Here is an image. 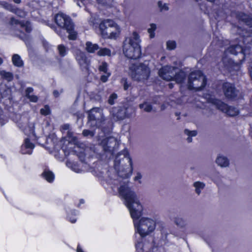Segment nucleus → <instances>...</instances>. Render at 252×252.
Instances as JSON below:
<instances>
[{
    "label": "nucleus",
    "instance_id": "1",
    "mask_svg": "<svg viewBox=\"0 0 252 252\" xmlns=\"http://www.w3.org/2000/svg\"><path fill=\"white\" fill-rule=\"evenodd\" d=\"M120 195L125 200V205L128 209L131 217L138 220L142 215L143 206L137 198L135 192L127 186L121 185L118 189Z\"/></svg>",
    "mask_w": 252,
    "mask_h": 252
},
{
    "label": "nucleus",
    "instance_id": "2",
    "mask_svg": "<svg viewBox=\"0 0 252 252\" xmlns=\"http://www.w3.org/2000/svg\"><path fill=\"white\" fill-rule=\"evenodd\" d=\"M24 134L28 136L24 139L21 146L20 152L22 154L31 155L35 147L34 144L31 142H36L39 144L38 140L44 137V129L43 127H19Z\"/></svg>",
    "mask_w": 252,
    "mask_h": 252
},
{
    "label": "nucleus",
    "instance_id": "3",
    "mask_svg": "<svg viewBox=\"0 0 252 252\" xmlns=\"http://www.w3.org/2000/svg\"><path fill=\"white\" fill-rule=\"evenodd\" d=\"M140 36L136 32H133L124 42L123 52L125 56L129 59H136L141 55Z\"/></svg>",
    "mask_w": 252,
    "mask_h": 252
},
{
    "label": "nucleus",
    "instance_id": "4",
    "mask_svg": "<svg viewBox=\"0 0 252 252\" xmlns=\"http://www.w3.org/2000/svg\"><path fill=\"white\" fill-rule=\"evenodd\" d=\"M114 165L116 168L121 167L126 170V173L122 175L123 178H128L131 175L133 171V163L132 158L126 148H125L116 155Z\"/></svg>",
    "mask_w": 252,
    "mask_h": 252
},
{
    "label": "nucleus",
    "instance_id": "5",
    "mask_svg": "<svg viewBox=\"0 0 252 252\" xmlns=\"http://www.w3.org/2000/svg\"><path fill=\"white\" fill-rule=\"evenodd\" d=\"M149 65L148 62L132 64L129 67V74L133 80L144 82L150 76V69Z\"/></svg>",
    "mask_w": 252,
    "mask_h": 252
},
{
    "label": "nucleus",
    "instance_id": "6",
    "mask_svg": "<svg viewBox=\"0 0 252 252\" xmlns=\"http://www.w3.org/2000/svg\"><path fill=\"white\" fill-rule=\"evenodd\" d=\"M177 68L170 66H165L159 70V76L164 80L170 81L174 79L178 83H182L185 77V73L180 71L177 74Z\"/></svg>",
    "mask_w": 252,
    "mask_h": 252
},
{
    "label": "nucleus",
    "instance_id": "7",
    "mask_svg": "<svg viewBox=\"0 0 252 252\" xmlns=\"http://www.w3.org/2000/svg\"><path fill=\"white\" fill-rule=\"evenodd\" d=\"M134 226L135 232L139 233L142 238H144L155 230L156 224L151 219L142 218L137 223L134 222Z\"/></svg>",
    "mask_w": 252,
    "mask_h": 252
},
{
    "label": "nucleus",
    "instance_id": "8",
    "mask_svg": "<svg viewBox=\"0 0 252 252\" xmlns=\"http://www.w3.org/2000/svg\"><path fill=\"white\" fill-rule=\"evenodd\" d=\"M206 79L202 73L199 70L192 72L188 78L187 86L188 89L199 90L204 87Z\"/></svg>",
    "mask_w": 252,
    "mask_h": 252
},
{
    "label": "nucleus",
    "instance_id": "9",
    "mask_svg": "<svg viewBox=\"0 0 252 252\" xmlns=\"http://www.w3.org/2000/svg\"><path fill=\"white\" fill-rule=\"evenodd\" d=\"M209 102L212 103L217 108L226 113L227 115L233 117L239 114V110L233 106H228L221 101L215 98H210Z\"/></svg>",
    "mask_w": 252,
    "mask_h": 252
},
{
    "label": "nucleus",
    "instance_id": "10",
    "mask_svg": "<svg viewBox=\"0 0 252 252\" xmlns=\"http://www.w3.org/2000/svg\"><path fill=\"white\" fill-rule=\"evenodd\" d=\"M103 150L105 152L113 155L119 148L120 144L116 138L110 136L102 141Z\"/></svg>",
    "mask_w": 252,
    "mask_h": 252
},
{
    "label": "nucleus",
    "instance_id": "11",
    "mask_svg": "<svg viewBox=\"0 0 252 252\" xmlns=\"http://www.w3.org/2000/svg\"><path fill=\"white\" fill-rule=\"evenodd\" d=\"M55 21L57 25L66 30H69L72 23L70 18L63 13H59L55 17Z\"/></svg>",
    "mask_w": 252,
    "mask_h": 252
},
{
    "label": "nucleus",
    "instance_id": "12",
    "mask_svg": "<svg viewBox=\"0 0 252 252\" xmlns=\"http://www.w3.org/2000/svg\"><path fill=\"white\" fill-rule=\"evenodd\" d=\"M75 56L80 67L82 69L87 70L90 64V60L87 57L86 54L80 50H77Z\"/></svg>",
    "mask_w": 252,
    "mask_h": 252
},
{
    "label": "nucleus",
    "instance_id": "13",
    "mask_svg": "<svg viewBox=\"0 0 252 252\" xmlns=\"http://www.w3.org/2000/svg\"><path fill=\"white\" fill-rule=\"evenodd\" d=\"M88 120L89 122L104 121L105 119L102 113V110L100 108H94L92 109L89 113Z\"/></svg>",
    "mask_w": 252,
    "mask_h": 252
},
{
    "label": "nucleus",
    "instance_id": "14",
    "mask_svg": "<svg viewBox=\"0 0 252 252\" xmlns=\"http://www.w3.org/2000/svg\"><path fill=\"white\" fill-rule=\"evenodd\" d=\"M223 91L225 96L230 98L236 97L239 94V92L235 88L233 85L227 82L223 84Z\"/></svg>",
    "mask_w": 252,
    "mask_h": 252
},
{
    "label": "nucleus",
    "instance_id": "15",
    "mask_svg": "<svg viewBox=\"0 0 252 252\" xmlns=\"http://www.w3.org/2000/svg\"><path fill=\"white\" fill-rule=\"evenodd\" d=\"M226 53H230L233 55L240 53L242 55L243 59H244L246 55L249 54V49L246 48L243 49L238 45H231L227 49Z\"/></svg>",
    "mask_w": 252,
    "mask_h": 252
},
{
    "label": "nucleus",
    "instance_id": "16",
    "mask_svg": "<svg viewBox=\"0 0 252 252\" xmlns=\"http://www.w3.org/2000/svg\"><path fill=\"white\" fill-rule=\"evenodd\" d=\"M113 24H114V21L110 20H104L100 24L99 29L103 37L107 38L109 33L108 30L109 28L112 29Z\"/></svg>",
    "mask_w": 252,
    "mask_h": 252
},
{
    "label": "nucleus",
    "instance_id": "17",
    "mask_svg": "<svg viewBox=\"0 0 252 252\" xmlns=\"http://www.w3.org/2000/svg\"><path fill=\"white\" fill-rule=\"evenodd\" d=\"M62 150L64 151L65 155H70V154H73L76 155L79 160L82 162H84L85 160V157H86V154L84 151H81L79 152H77L76 151L73 150V149H69L68 150H67L66 148H64V146H62Z\"/></svg>",
    "mask_w": 252,
    "mask_h": 252
},
{
    "label": "nucleus",
    "instance_id": "18",
    "mask_svg": "<svg viewBox=\"0 0 252 252\" xmlns=\"http://www.w3.org/2000/svg\"><path fill=\"white\" fill-rule=\"evenodd\" d=\"M109 33L107 38L110 39H116L120 35L121 29L120 27L114 22L112 29L109 28L108 30Z\"/></svg>",
    "mask_w": 252,
    "mask_h": 252
},
{
    "label": "nucleus",
    "instance_id": "19",
    "mask_svg": "<svg viewBox=\"0 0 252 252\" xmlns=\"http://www.w3.org/2000/svg\"><path fill=\"white\" fill-rule=\"evenodd\" d=\"M113 111L114 113L113 114V119L115 121L123 120L127 116L125 108L115 109Z\"/></svg>",
    "mask_w": 252,
    "mask_h": 252
},
{
    "label": "nucleus",
    "instance_id": "20",
    "mask_svg": "<svg viewBox=\"0 0 252 252\" xmlns=\"http://www.w3.org/2000/svg\"><path fill=\"white\" fill-rule=\"evenodd\" d=\"M11 23L20 26L22 29L25 30L27 32H30L32 31L31 24L28 21L19 22L17 20L12 19Z\"/></svg>",
    "mask_w": 252,
    "mask_h": 252
},
{
    "label": "nucleus",
    "instance_id": "21",
    "mask_svg": "<svg viewBox=\"0 0 252 252\" xmlns=\"http://www.w3.org/2000/svg\"><path fill=\"white\" fill-rule=\"evenodd\" d=\"M41 176L48 183H52L55 180L54 173L49 169L45 168L42 173Z\"/></svg>",
    "mask_w": 252,
    "mask_h": 252
},
{
    "label": "nucleus",
    "instance_id": "22",
    "mask_svg": "<svg viewBox=\"0 0 252 252\" xmlns=\"http://www.w3.org/2000/svg\"><path fill=\"white\" fill-rule=\"evenodd\" d=\"M85 49L89 53H93L99 49V46L97 44H94L90 41H87L85 44Z\"/></svg>",
    "mask_w": 252,
    "mask_h": 252
},
{
    "label": "nucleus",
    "instance_id": "23",
    "mask_svg": "<svg viewBox=\"0 0 252 252\" xmlns=\"http://www.w3.org/2000/svg\"><path fill=\"white\" fill-rule=\"evenodd\" d=\"M238 18L246 23L248 26H250V28L252 29L249 30L252 32V19L249 16L242 13L239 14Z\"/></svg>",
    "mask_w": 252,
    "mask_h": 252
},
{
    "label": "nucleus",
    "instance_id": "24",
    "mask_svg": "<svg viewBox=\"0 0 252 252\" xmlns=\"http://www.w3.org/2000/svg\"><path fill=\"white\" fill-rule=\"evenodd\" d=\"M216 163L221 167H227L229 164L228 159L223 156H219L216 160Z\"/></svg>",
    "mask_w": 252,
    "mask_h": 252
},
{
    "label": "nucleus",
    "instance_id": "25",
    "mask_svg": "<svg viewBox=\"0 0 252 252\" xmlns=\"http://www.w3.org/2000/svg\"><path fill=\"white\" fill-rule=\"evenodd\" d=\"M13 63L14 65L21 67L23 65V62L20 56L18 54H14L12 58Z\"/></svg>",
    "mask_w": 252,
    "mask_h": 252
},
{
    "label": "nucleus",
    "instance_id": "26",
    "mask_svg": "<svg viewBox=\"0 0 252 252\" xmlns=\"http://www.w3.org/2000/svg\"><path fill=\"white\" fill-rule=\"evenodd\" d=\"M76 210H71L70 213H68L66 216V220L72 223H74L76 221Z\"/></svg>",
    "mask_w": 252,
    "mask_h": 252
},
{
    "label": "nucleus",
    "instance_id": "27",
    "mask_svg": "<svg viewBox=\"0 0 252 252\" xmlns=\"http://www.w3.org/2000/svg\"><path fill=\"white\" fill-rule=\"evenodd\" d=\"M9 7H10L8 8V9L10 11L15 13L18 16L21 17H24L26 16V14L25 11H24L21 9L12 7L11 6H9Z\"/></svg>",
    "mask_w": 252,
    "mask_h": 252
},
{
    "label": "nucleus",
    "instance_id": "28",
    "mask_svg": "<svg viewBox=\"0 0 252 252\" xmlns=\"http://www.w3.org/2000/svg\"><path fill=\"white\" fill-rule=\"evenodd\" d=\"M0 75L2 78L7 80L8 81H10L13 79V75L9 72L1 70L0 71Z\"/></svg>",
    "mask_w": 252,
    "mask_h": 252
},
{
    "label": "nucleus",
    "instance_id": "29",
    "mask_svg": "<svg viewBox=\"0 0 252 252\" xmlns=\"http://www.w3.org/2000/svg\"><path fill=\"white\" fill-rule=\"evenodd\" d=\"M111 52L110 49L106 48H103L99 49L97 54L99 56H110L111 55Z\"/></svg>",
    "mask_w": 252,
    "mask_h": 252
},
{
    "label": "nucleus",
    "instance_id": "30",
    "mask_svg": "<svg viewBox=\"0 0 252 252\" xmlns=\"http://www.w3.org/2000/svg\"><path fill=\"white\" fill-rule=\"evenodd\" d=\"M194 187L195 188V191L199 194L201 192V189H203L205 187V184L200 182H195L193 184Z\"/></svg>",
    "mask_w": 252,
    "mask_h": 252
},
{
    "label": "nucleus",
    "instance_id": "31",
    "mask_svg": "<svg viewBox=\"0 0 252 252\" xmlns=\"http://www.w3.org/2000/svg\"><path fill=\"white\" fill-rule=\"evenodd\" d=\"M139 107L140 109H143L146 112H150L152 109V106L147 102H145L143 104H141L139 105Z\"/></svg>",
    "mask_w": 252,
    "mask_h": 252
},
{
    "label": "nucleus",
    "instance_id": "32",
    "mask_svg": "<svg viewBox=\"0 0 252 252\" xmlns=\"http://www.w3.org/2000/svg\"><path fill=\"white\" fill-rule=\"evenodd\" d=\"M68 32L69 35L68 38L70 40H75L77 37V34L76 32H75L73 30V25H71V28L69 30H66Z\"/></svg>",
    "mask_w": 252,
    "mask_h": 252
},
{
    "label": "nucleus",
    "instance_id": "33",
    "mask_svg": "<svg viewBox=\"0 0 252 252\" xmlns=\"http://www.w3.org/2000/svg\"><path fill=\"white\" fill-rule=\"evenodd\" d=\"M156 28L157 27L155 24H151L150 25V27L148 29V32L151 38H153L155 36L154 31L156 30Z\"/></svg>",
    "mask_w": 252,
    "mask_h": 252
},
{
    "label": "nucleus",
    "instance_id": "34",
    "mask_svg": "<svg viewBox=\"0 0 252 252\" xmlns=\"http://www.w3.org/2000/svg\"><path fill=\"white\" fill-rule=\"evenodd\" d=\"M83 135L85 137H93L95 134L94 130H90L89 129H84L83 131Z\"/></svg>",
    "mask_w": 252,
    "mask_h": 252
},
{
    "label": "nucleus",
    "instance_id": "35",
    "mask_svg": "<svg viewBox=\"0 0 252 252\" xmlns=\"http://www.w3.org/2000/svg\"><path fill=\"white\" fill-rule=\"evenodd\" d=\"M99 70L104 73L108 72V64L106 62H102L99 66Z\"/></svg>",
    "mask_w": 252,
    "mask_h": 252
},
{
    "label": "nucleus",
    "instance_id": "36",
    "mask_svg": "<svg viewBox=\"0 0 252 252\" xmlns=\"http://www.w3.org/2000/svg\"><path fill=\"white\" fill-rule=\"evenodd\" d=\"M59 54L62 56H64L66 54V49L64 46L63 45H59L58 47Z\"/></svg>",
    "mask_w": 252,
    "mask_h": 252
},
{
    "label": "nucleus",
    "instance_id": "37",
    "mask_svg": "<svg viewBox=\"0 0 252 252\" xmlns=\"http://www.w3.org/2000/svg\"><path fill=\"white\" fill-rule=\"evenodd\" d=\"M175 222L178 226L181 227H184L186 225L185 221L182 218H175Z\"/></svg>",
    "mask_w": 252,
    "mask_h": 252
},
{
    "label": "nucleus",
    "instance_id": "38",
    "mask_svg": "<svg viewBox=\"0 0 252 252\" xmlns=\"http://www.w3.org/2000/svg\"><path fill=\"white\" fill-rule=\"evenodd\" d=\"M167 48L169 50L174 49L176 47V44L175 41L173 40H169L166 42Z\"/></svg>",
    "mask_w": 252,
    "mask_h": 252
},
{
    "label": "nucleus",
    "instance_id": "39",
    "mask_svg": "<svg viewBox=\"0 0 252 252\" xmlns=\"http://www.w3.org/2000/svg\"><path fill=\"white\" fill-rule=\"evenodd\" d=\"M135 248L138 252H143L144 249H143V244L142 242L139 241L137 242L135 244Z\"/></svg>",
    "mask_w": 252,
    "mask_h": 252
},
{
    "label": "nucleus",
    "instance_id": "40",
    "mask_svg": "<svg viewBox=\"0 0 252 252\" xmlns=\"http://www.w3.org/2000/svg\"><path fill=\"white\" fill-rule=\"evenodd\" d=\"M184 133L188 135L189 136H195L197 135V131L196 130H189L188 129H185L184 130Z\"/></svg>",
    "mask_w": 252,
    "mask_h": 252
},
{
    "label": "nucleus",
    "instance_id": "41",
    "mask_svg": "<svg viewBox=\"0 0 252 252\" xmlns=\"http://www.w3.org/2000/svg\"><path fill=\"white\" fill-rule=\"evenodd\" d=\"M50 112L49 107L47 106H45L44 108L41 109L40 113L41 114L44 115H47Z\"/></svg>",
    "mask_w": 252,
    "mask_h": 252
},
{
    "label": "nucleus",
    "instance_id": "42",
    "mask_svg": "<svg viewBox=\"0 0 252 252\" xmlns=\"http://www.w3.org/2000/svg\"><path fill=\"white\" fill-rule=\"evenodd\" d=\"M117 98V95L116 94H112L108 99V103L112 105L114 103V100H115Z\"/></svg>",
    "mask_w": 252,
    "mask_h": 252
},
{
    "label": "nucleus",
    "instance_id": "43",
    "mask_svg": "<svg viewBox=\"0 0 252 252\" xmlns=\"http://www.w3.org/2000/svg\"><path fill=\"white\" fill-rule=\"evenodd\" d=\"M105 74L104 75H103L101 76V80L103 82H106L107 80H108V78L109 77V76H110L111 75V73L110 72H106V73H104Z\"/></svg>",
    "mask_w": 252,
    "mask_h": 252
},
{
    "label": "nucleus",
    "instance_id": "44",
    "mask_svg": "<svg viewBox=\"0 0 252 252\" xmlns=\"http://www.w3.org/2000/svg\"><path fill=\"white\" fill-rule=\"evenodd\" d=\"M122 83L124 85V88L125 90H126L128 89L129 87V85L127 83L126 79L125 78H123L122 79L121 81Z\"/></svg>",
    "mask_w": 252,
    "mask_h": 252
},
{
    "label": "nucleus",
    "instance_id": "45",
    "mask_svg": "<svg viewBox=\"0 0 252 252\" xmlns=\"http://www.w3.org/2000/svg\"><path fill=\"white\" fill-rule=\"evenodd\" d=\"M30 100L33 102H35L37 101L38 98L36 96L33 95L28 94V96Z\"/></svg>",
    "mask_w": 252,
    "mask_h": 252
},
{
    "label": "nucleus",
    "instance_id": "46",
    "mask_svg": "<svg viewBox=\"0 0 252 252\" xmlns=\"http://www.w3.org/2000/svg\"><path fill=\"white\" fill-rule=\"evenodd\" d=\"M158 5L161 10H166L168 9L166 4H162L160 1L158 2Z\"/></svg>",
    "mask_w": 252,
    "mask_h": 252
},
{
    "label": "nucleus",
    "instance_id": "47",
    "mask_svg": "<svg viewBox=\"0 0 252 252\" xmlns=\"http://www.w3.org/2000/svg\"><path fill=\"white\" fill-rule=\"evenodd\" d=\"M97 1L99 3L104 5L110 4L112 2V0H97Z\"/></svg>",
    "mask_w": 252,
    "mask_h": 252
},
{
    "label": "nucleus",
    "instance_id": "48",
    "mask_svg": "<svg viewBox=\"0 0 252 252\" xmlns=\"http://www.w3.org/2000/svg\"><path fill=\"white\" fill-rule=\"evenodd\" d=\"M4 116L3 114L2 110L0 108V124L1 125L4 124L2 122L4 121Z\"/></svg>",
    "mask_w": 252,
    "mask_h": 252
},
{
    "label": "nucleus",
    "instance_id": "49",
    "mask_svg": "<svg viewBox=\"0 0 252 252\" xmlns=\"http://www.w3.org/2000/svg\"><path fill=\"white\" fill-rule=\"evenodd\" d=\"M33 89L32 88H28L26 90L27 96H28V94H30V93L32 92Z\"/></svg>",
    "mask_w": 252,
    "mask_h": 252
},
{
    "label": "nucleus",
    "instance_id": "50",
    "mask_svg": "<svg viewBox=\"0 0 252 252\" xmlns=\"http://www.w3.org/2000/svg\"><path fill=\"white\" fill-rule=\"evenodd\" d=\"M72 165H71V167L76 172H77L76 170V167H78V165H77L76 163H75L74 162L73 163H71Z\"/></svg>",
    "mask_w": 252,
    "mask_h": 252
},
{
    "label": "nucleus",
    "instance_id": "51",
    "mask_svg": "<svg viewBox=\"0 0 252 252\" xmlns=\"http://www.w3.org/2000/svg\"><path fill=\"white\" fill-rule=\"evenodd\" d=\"M249 71H250V75L251 76V78L252 79V63L250 64V67H249Z\"/></svg>",
    "mask_w": 252,
    "mask_h": 252
},
{
    "label": "nucleus",
    "instance_id": "52",
    "mask_svg": "<svg viewBox=\"0 0 252 252\" xmlns=\"http://www.w3.org/2000/svg\"><path fill=\"white\" fill-rule=\"evenodd\" d=\"M141 178V175L140 174H138L135 177L134 180H137L138 179H140Z\"/></svg>",
    "mask_w": 252,
    "mask_h": 252
},
{
    "label": "nucleus",
    "instance_id": "53",
    "mask_svg": "<svg viewBox=\"0 0 252 252\" xmlns=\"http://www.w3.org/2000/svg\"><path fill=\"white\" fill-rule=\"evenodd\" d=\"M69 127H61L62 129H61V130H62V131L67 130L69 129Z\"/></svg>",
    "mask_w": 252,
    "mask_h": 252
},
{
    "label": "nucleus",
    "instance_id": "54",
    "mask_svg": "<svg viewBox=\"0 0 252 252\" xmlns=\"http://www.w3.org/2000/svg\"><path fill=\"white\" fill-rule=\"evenodd\" d=\"M187 141H188V142L189 143L191 142V141H192V137L188 136V137L187 138Z\"/></svg>",
    "mask_w": 252,
    "mask_h": 252
},
{
    "label": "nucleus",
    "instance_id": "55",
    "mask_svg": "<svg viewBox=\"0 0 252 252\" xmlns=\"http://www.w3.org/2000/svg\"><path fill=\"white\" fill-rule=\"evenodd\" d=\"M16 3H20L21 2V0H13Z\"/></svg>",
    "mask_w": 252,
    "mask_h": 252
},
{
    "label": "nucleus",
    "instance_id": "56",
    "mask_svg": "<svg viewBox=\"0 0 252 252\" xmlns=\"http://www.w3.org/2000/svg\"><path fill=\"white\" fill-rule=\"evenodd\" d=\"M54 94L55 96H57L58 95V93L57 92V91H54Z\"/></svg>",
    "mask_w": 252,
    "mask_h": 252
},
{
    "label": "nucleus",
    "instance_id": "57",
    "mask_svg": "<svg viewBox=\"0 0 252 252\" xmlns=\"http://www.w3.org/2000/svg\"><path fill=\"white\" fill-rule=\"evenodd\" d=\"M79 201H80V204H83L84 203V200L83 199H80Z\"/></svg>",
    "mask_w": 252,
    "mask_h": 252
},
{
    "label": "nucleus",
    "instance_id": "58",
    "mask_svg": "<svg viewBox=\"0 0 252 252\" xmlns=\"http://www.w3.org/2000/svg\"><path fill=\"white\" fill-rule=\"evenodd\" d=\"M169 87L171 89L173 88V84L172 83H169Z\"/></svg>",
    "mask_w": 252,
    "mask_h": 252
},
{
    "label": "nucleus",
    "instance_id": "59",
    "mask_svg": "<svg viewBox=\"0 0 252 252\" xmlns=\"http://www.w3.org/2000/svg\"><path fill=\"white\" fill-rule=\"evenodd\" d=\"M96 128H101V130H104V129L106 127H105V126H103V127H96Z\"/></svg>",
    "mask_w": 252,
    "mask_h": 252
},
{
    "label": "nucleus",
    "instance_id": "60",
    "mask_svg": "<svg viewBox=\"0 0 252 252\" xmlns=\"http://www.w3.org/2000/svg\"><path fill=\"white\" fill-rule=\"evenodd\" d=\"M249 131L250 133L252 132V126L250 127Z\"/></svg>",
    "mask_w": 252,
    "mask_h": 252
},
{
    "label": "nucleus",
    "instance_id": "61",
    "mask_svg": "<svg viewBox=\"0 0 252 252\" xmlns=\"http://www.w3.org/2000/svg\"><path fill=\"white\" fill-rule=\"evenodd\" d=\"M2 60L1 58H0V65L2 63Z\"/></svg>",
    "mask_w": 252,
    "mask_h": 252
},
{
    "label": "nucleus",
    "instance_id": "62",
    "mask_svg": "<svg viewBox=\"0 0 252 252\" xmlns=\"http://www.w3.org/2000/svg\"><path fill=\"white\" fill-rule=\"evenodd\" d=\"M77 5H78L79 6L81 7V5H80V3L79 2H77Z\"/></svg>",
    "mask_w": 252,
    "mask_h": 252
}]
</instances>
